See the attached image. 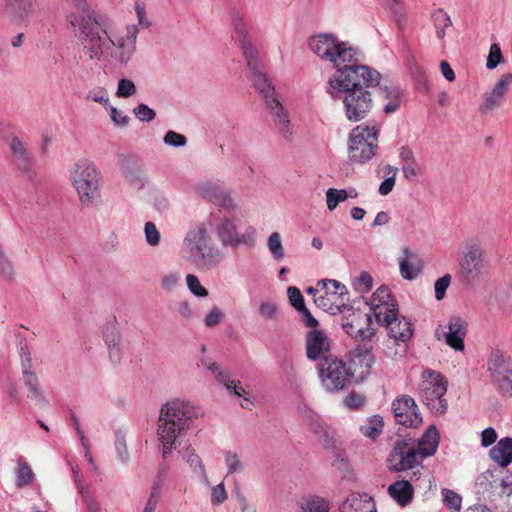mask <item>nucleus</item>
I'll return each instance as SVG.
<instances>
[{"label":"nucleus","mask_w":512,"mask_h":512,"mask_svg":"<svg viewBox=\"0 0 512 512\" xmlns=\"http://www.w3.org/2000/svg\"><path fill=\"white\" fill-rule=\"evenodd\" d=\"M73 11L67 20L74 28L88 58L99 61L106 53L120 64H127L135 52V46L122 37L113 39L109 32V21L90 8L87 0H68Z\"/></svg>","instance_id":"f257e3e1"},{"label":"nucleus","mask_w":512,"mask_h":512,"mask_svg":"<svg viewBox=\"0 0 512 512\" xmlns=\"http://www.w3.org/2000/svg\"><path fill=\"white\" fill-rule=\"evenodd\" d=\"M382 75L367 65H349L344 71L333 73L328 80V94L342 99L344 113L351 122L367 117L373 107V94Z\"/></svg>","instance_id":"f03ea898"},{"label":"nucleus","mask_w":512,"mask_h":512,"mask_svg":"<svg viewBox=\"0 0 512 512\" xmlns=\"http://www.w3.org/2000/svg\"><path fill=\"white\" fill-rule=\"evenodd\" d=\"M438 445L439 432L434 425H430L422 437L418 439L417 446L414 445L411 438L398 439L389 454L390 469L396 472L411 469L413 472L410 480L417 481L422 476L423 465H421V461L433 456Z\"/></svg>","instance_id":"7ed1b4c3"},{"label":"nucleus","mask_w":512,"mask_h":512,"mask_svg":"<svg viewBox=\"0 0 512 512\" xmlns=\"http://www.w3.org/2000/svg\"><path fill=\"white\" fill-rule=\"evenodd\" d=\"M196 417L195 407L180 399L168 401L162 406L157 434L163 459H167L172 450L177 448L178 438L190 428Z\"/></svg>","instance_id":"20e7f679"},{"label":"nucleus","mask_w":512,"mask_h":512,"mask_svg":"<svg viewBox=\"0 0 512 512\" xmlns=\"http://www.w3.org/2000/svg\"><path fill=\"white\" fill-rule=\"evenodd\" d=\"M310 49L322 60L332 63L335 72L344 71L349 65H358L360 52L348 46L346 42H339L332 34H319L309 39Z\"/></svg>","instance_id":"39448f33"},{"label":"nucleus","mask_w":512,"mask_h":512,"mask_svg":"<svg viewBox=\"0 0 512 512\" xmlns=\"http://www.w3.org/2000/svg\"><path fill=\"white\" fill-rule=\"evenodd\" d=\"M184 245L193 262L201 269L216 268L225 257L224 252L213 242L204 225L190 230L184 239Z\"/></svg>","instance_id":"423d86ee"},{"label":"nucleus","mask_w":512,"mask_h":512,"mask_svg":"<svg viewBox=\"0 0 512 512\" xmlns=\"http://www.w3.org/2000/svg\"><path fill=\"white\" fill-rule=\"evenodd\" d=\"M253 86L263 96L269 113L279 133L287 140L291 139L292 128L287 110L279 101L274 86L271 84L263 68L251 71Z\"/></svg>","instance_id":"0eeeda50"},{"label":"nucleus","mask_w":512,"mask_h":512,"mask_svg":"<svg viewBox=\"0 0 512 512\" xmlns=\"http://www.w3.org/2000/svg\"><path fill=\"white\" fill-rule=\"evenodd\" d=\"M71 179L84 207H91L100 200L101 175L94 163L88 160L76 163Z\"/></svg>","instance_id":"6e6552de"},{"label":"nucleus","mask_w":512,"mask_h":512,"mask_svg":"<svg viewBox=\"0 0 512 512\" xmlns=\"http://www.w3.org/2000/svg\"><path fill=\"white\" fill-rule=\"evenodd\" d=\"M488 268L489 259L480 241L467 240L459 260V278L465 283H474L487 274Z\"/></svg>","instance_id":"1a4fd4ad"},{"label":"nucleus","mask_w":512,"mask_h":512,"mask_svg":"<svg viewBox=\"0 0 512 512\" xmlns=\"http://www.w3.org/2000/svg\"><path fill=\"white\" fill-rule=\"evenodd\" d=\"M214 233L222 247L237 249L240 246H246L253 248L256 244V229L251 225H246L241 231L233 216H215Z\"/></svg>","instance_id":"9d476101"},{"label":"nucleus","mask_w":512,"mask_h":512,"mask_svg":"<svg viewBox=\"0 0 512 512\" xmlns=\"http://www.w3.org/2000/svg\"><path fill=\"white\" fill-rule=\"evenodd\" d=\"M318 377L322 387L328 393H337L349 385L354 372L347 363L337 356H327L318 363Z\"/></svg>","instance_id":"9b49d317"},{"label":"nucleus","mask_w":512,"mask_h":512,"mask_svg":"<svg viewBox=\"0 0 512 512\" xmlns=\"http://www.w3.org/2000/svg\"><path fill=\"white\" fill-rule=\"evenodd\" d=\"M379 128L358 125L349 134V159L352 163H366L378 151Z\"/></svg>","instance_id":"f8f14e48"},{"label":"nucleus","mask_w":512,"mask_h":512,"mask_svg":"<svg viewBox=\"0 0 512 512\" xmlns=\"http://www.w3.org/2000/svg\"><path fill=\"white\" fill-rule=\"evenodd\" d=\"M323 294L315 297L314 303L325 311L344 312L352 310L348 305L349 292L344 284L334 279H323L317 282Z\"/></svg>","instance_id":"ddd939ff"},{"label":"nucleus","mask_w":512,"mask_h":512,"mask_svg":"<svg viewBox=\"0 0 512 512\" xmlns=\"http://www.w3.org/2000/svg\"><path fill=\"white\" fill-rule=\"evenodd\" d=\"M424 374H427L429 379L423 381L421 385V400L436 414H444L447 410V401L444 398L447 391V381L434 370H426Z\"/></svg>","instance_id":"4468645a"},{"label":"nucleus","mask_w":512,"mask_h":512,"mask_svg":"<svg viewBox=\"0 0 512 512\" xmlns=\"http://www.w3.org/2000/svg\"><path fill=\"white\" fill-rule=\"evenodd\" d=\"M377 322L387 330L390 338L396 343H407L413 336V324L406 317H399L398 308H377Z\"/></svg>","instance_id":"2eb2a0df"},{"label":"nucleus","mask_w":512,"mask_h":512,"mask_svg":"<svg viewBox=\"0 0 512 512\" xmlns=\"http://www.w3.org/2000/svg\"><path fill=\"white\" fill-rule=\"evenodd\" d=\"M193 190L199 197L218 205L228 213L239 208L237 201L232 197L231 190L219 181L200 180L193 186Z\"/></svg>","instance_id":"dca6fc26"},{"label":"nucleus","mask_w":512,"mask_h":512,"mask_svg":"<svg viewBox=\"0 0 512 512\" xmlns=\"http://www.w3.org/2000/svg\"><path fill=\"white\" fill-rule=\"evenodd\" d=\"M232 24L236 34V40L240 44L243 57L249 70L258 71V69L263 68L259 59L258 49L252 43L246 24L239 12L234 11L232 13Z\"/></svg>","instance_id":"f3484780"},{"label":"nucleus","mask_w":512,"mask_h":512,"mask_svg":"<svg viewBox=\"0 0 512 512\" xmlns=\"http://www.w3.org/2000/svg\"><path fill=\"white\" fill-rule=\"evenodd\" d=\"M394 418L398 424L405 427H418L422 423V417L418 411L415 400L402 395L392 402Z\"/></svg>","instance_id":"a211bd4d"},{"label":"nucleus","mask_w":512,"mask_h":512,"mask_svg":"<svg viewBox=\"0 0 512 512\" xmlns=\"http://www.w3.org/2000/svg\"><path fill=\"white\" fill-rule=\"evenodd\" d=\"M306 356L309 360L322 361L330 354L331 341L326 333L322 330L313 329L306 334Z\"/></svg>","instance_id":"6ab92c4d"},{"label":"nucleus","mask_w":512,"mask_h":512,"mask_svg":"<svg viewBox=\"0 0 512 512\" xmlns=\"http://www.w3.org/2000/svg\"><path fill=\"white\" fill-rule=\"evenodd\" d=\"M352 314L349 317H344L342 321L343 330L355 340L365 341L369 340L374 336L375 331L371 327L372 317L370 314H366L365 322L366 327H363V317L361 313H355L353 309L351 310Z\"/></svg>","instance_id":"aec40b11"},{"label":"nucleus","mask_w":512,"mask_h":512,"mask_svg":"<svg viewBox=\"0 0 512 512\" xmlns=\"http://www.w3.org/2000/svg\"><path fill=\"white\" fill-rule=\"evenodd\" d=\"M349 360L352 372L358 374L361 380L368 377L374 364V356L371 347L367 344H358L349 352Z\"/></svg>","instance_id":"412c9836"},{"label":"nucleus","mask_w":512,"mask_h":512,"mask_svg":"<svg viewBox=\"0 0 512 512\" xmlns=\"http://www.w3.org/2000/svg\"><path fill=\"white\" fill-rule=\"evenodd\" d=\"M467 322L459 316H453L449 319L447 332H443L447 345L456 351L464 350V339L467 334Z\"/></svg>","instance_id":"4be33fe9"},{"label":"nucleus","mask_w":512,"mask_h":512,"mask_svg":"<svg viewBox=\"0 0 512 512\" xmlns=\"http://www.w3.org/2000/svg\"><path fill=\"white\" fill-rule=\"evenodd\" d=\"M9 147L13 156V161L17 167L26 174L29 179H33L35 172L31 169L32 161L30 153L25 144L18 137L10 140Z\"/></svg>","instance_id":"5701e85b"},{"label":"nucleus","mask_w":512,"mask_h":512,"mask_svg":"<svg viewBox=\"0 0 512 512\" xmlns=\"http://www.w3.org/2000/svg\"><path fill=\"white\" fill-rule=\"evenodd\" d=\"M422 266L423 263L420 256L410 248L404 247L403 256L399 262L401 276L406 280H414L421 273Z\"/></svg>","instance_id":"b1692460"},{"label":"nucleus","mask_w":512,"mask_h":512,"mask_svg":"<svg viewBox=\"0 0 512 512\" xmlns=\"http://www.w3.org/2000/svg\"><path fill=\"white\" fill-rule=\"evenodd\" d=\"M487 369L492 381L503 374L512 372V358L499 349L492 350L487 360Z\"/></svg>","instance_id":"393cba45"},{"label":"nucleus","mask_w":512,"mask_h":512,"mask_svg":"<svg viewBox=\"0 0 512 512\" xmlns=\"http://www.w3.org/2000/svg\"><path fill=\"white\" fill-rule=\"evenodd\" d=\"M377 92L379 96L386 100L387 103L383 105V111L385 114H391L396 112L401 105V91L396 86H388L386 84H378L374 93Z\"/></svg>","instance_id":"a878e982"},{"label":"nucleus","mask_w":512,"mask_h":512,"mask_svg":"<svg viewBox=\"0 0 512 512\" xmlns=\"http://www.w3.org/2000/svg\"><path fill=\"white\" fill-rule=\"evenodd\" d=\"M490 458L500 467H507L512 462V438L500 439L489 451Z\"/></svg>","instance_id":"bb28decb"},{"label":"nucleus","mask_w":512,"mask_h":512,"mask_svg":"<svg viewBox=\"0 0 512 512\" xmlns=\"http://www.w3.org/2000/svg\"><path fill=\"white\" fill-rule=\"evenodd\" d=\"M389 495L400 505H408L413 498V486L409 480L396 481L388 488Z\"/></svg>","instance_id":"cd10ccee"},{"label":"nucleus","mask_w":512,"mask_h":512,"mask_svg":"<svg viewBox=\"0 0 512 512\" xmlns=\"http://www.w3.org/2000/svg\"><path fill=\"white\" fill-rule=\"evenodd\" d=\"M374 504L373 498L366 494H351L342 502L339 510L340 512H364L368 505L373 508Z\"/></svg>","instance_id":"c85d7f7f"},{"label":"nucleus","mask_w":512,"mask_h":512,"mask_svg":"<svg viewBox=\"0 0 512 512\" xmlns=\"http://www.w3.org/2000/svg\"><path fill=\"white\" fill-rule=\"evenodd\" d=\"M22 381L29 391V397L33 398L43 406L47 405V400L41 391L39 379L35 371L26 370L22 372Z\"/></svg>","instance_id":"c756f323"},{"label":"nucleus","mask_w":512,"mask_h":512,"mask_svg":"<svg viewBox=\"0 0 512 512\" xmlns=\"http://www.w3.org/2000/svg\"><path fill=\"white\" fill-rule=\"evenodd\" d=\"M7 12L14 21H21L33 10L31 0H7Z\"/></svg>","instance_id":"7c9ffc66"},{"label":"nucleus","mask_w":512,"mask_h":512,"mask_svg":"<svg viewBox=\"0 0 512 512\" xmlns=\"http://www.w3.org/2000/svg\"><path fill=\"white\" fill-rule=\"evenodd\" d=\"M374 302L372 310L375 318L377 319V308L380 306H386L387 308H398L397 302L393 298L389 288L387 286H380L373 294Z\"/></svg>","instance_id":"2f4dec72"},{"label":"nucleus","mask_w":512,"mask_h":512,"mask_svg":"<svg viewBox=\"0 0 512 512\" xmlns=\"http://www.w3.org/2000/svg\"><path fill=\"white\" fill-rule=\"evenodd\" d=\"M431 18L435 27L437 38L440 40L444 39L446 35V28L452 26L450 16L442 8H438L433 11Z\"/></svg>","instance_id":"473e14b6"},{"label":"nucleus","mask_w":512,"mask_h":512,"mask_svg":"<svg viewBox=\"0 0 512 512\" xmlns=\"http://www.w3.org/2000/svg\"><path fill=\"white\" fill-rule=\"evenodd\" d=\"M18 468L16 470V487L23 488L30 485L34 481V472L30 465L22 458L17 461Z\"/></svg>","instance_id":"72a5a7b5"},{"label":"nucleus","mask_w":512,"mask_h":512,"mask_svg":"<svg viewBox=\"0 0 512 512\" xmlns=\"http://www.w3.org/2000/svg\"><path fill=\"white\" fill-rule=\"evenodd\" d=\"M215 378L228 391L232 392L237 397H241L246 393L245 389L241 386V382L231 379V373L227 370L217 373Z\"/></svg>","instance_id":"f704fd0d"},{"label":"nucleus","mask_w":512,"mask_h":512,"mask_svg":"<svg viewBox=\"0 0 512 512\" xmlns=\"http://www.w3.org/2000/svg\"><path fill=\"white\" fill-rule=\"evenodd\" d=\"M329 502L320 496H311L301 504V512H329Z\"/></svg>","instance_id":"c9c22d12"},{"label":"nucleus","mask_w":512,"mask_h":512,"mask_svg":"<svg viewBox=\"0 0 512 512\" xmlns=\"http://www.w3.org/2000/svg\"><path fill=\"white\" fill-rule=\"evenodd\" d=\"M182 459L186 461V463L190 466L194 472L198 473L201 476L205 475V468L201 461V458L198 454H196L195 450L192 447H187L183 451H179Z\"/></svg>","instance_id":"e433bc0d"},{"label":"nucleus","mask_w":512,"mask_h":512,"mask_svg":"<svg viewBox=\"0 0 512 512\" xmlns=\"http://www.w3.org/2000/svg\"><path fill=\"white\" fill-rule=\"evenodd\" d=\"M309 428L325 448L331 445L333 435L330 432L329 427L321 420V418L316 421L315 424L310 425Z\"/></svg>","instance_id":"4c0bfd02"},{"label":"nucleus","mask_w":512,"mask_h":512,"mask_svg":"<svg viewBox=\"0 0 512 512\" xmlns=\"http://www.w3.org/2000/svg\"><path fill=\"white\" fill-rule=\"evenodd\" d=\"M267 247L274 260H283L285 257V250L282 244L281 235L278 232L270 234L267 240Z\"/></svg>","instance_id":"58836bf2"},{"label":"nucleus","mask_w":512,"mask_h":512,"mask_svg":"<svg viewBox=\"0 0 512 512\" xmlns=\"http://www.w3.org/2000/svg\"><path fill=\"white\" fill-rule=\"evenodd\" d=\"M383 428V419L379 415H374L366 424L360 427V431L366 437L376 439Z\"/></svg>","instance_id":"ea45409f"},{"label":"nucleus","mask_w":512,"mask_h":512,"mask_svg":"<svg viewBox=\"0 0 512 512\" xmlns=\"http://www.w3.org/2000/svg\"><path fill=\"white\" fill-rule=\"evenodd\" d=\"M492 384L498 393L502 396H512V371L507 374H503L492 380Z\"/></svg>","instance_id":"a19ab883"},{"label":"nucleus","mask_w":512,"mask_h":512,"mask_svg":"<svg viewBox=\"0 0 512 512\" xmlns=\"http://www.w3.org/2000/svg\"><path fill=\"white\" fill-rule=\"evenodd\" d=\"M348 198V191L345 189L329 188L326 191V203L330 211H333L339 203Z\"/></svg>","instance_id":"79ce46f5"},{"label":"nucleus","mask_w":512,"mask_h":512,"mask_svg":"<svg viewBox=\"0 0 512 512\" xmlns=\"http://www.w3.org/2000/svg\"><path fill=\"white\" fill-rule=\"evenodd\" d=\"M115 450L117 454V458L123 464L128 463L129 461V452L126 444L125 435L121 431H117L115 434Z\"/></svg>","instance_id":"37998d69"},{"label":"nucleus","mask_w":512,"mask_h":512,"mask_svg":"<svg viewBox=\"0 0 512 512\" xmlns=\"http://www.w3.org/2000/svg\"><path fill=\"white\" fill-rule=\"evenodd\" d=\"M333 466L342 474L343 479L348 481L354 480L353 469L344 456L337 454L333 461Z\"/></svg>","instance_id":"c03bdc74"},{"label":"nucleus","mask_w":512,"mask_h":512,"mask_svg":"<svg viewBox=\"0 0 512 512\" xmlns=\"http://www.w3.org/2000/svg\"><path fill=\"white\" fill-rule=\"evenodd\" d=\"M103 338L107 347L121 344L122 341L120 331L115 324H108L105 326L103 330Z\"/></svg>","instance_id":"a18cd8bd"},{"label":"nucleus","mask_w":512,"mask_h":512,"mask_svg":"<svg viewBox=\"0 0 512 512\" xmlns=\"http://www.w3.org/2000/svg\"><path fill=\"white\" fill-rule=\"evenodd\" d=\"M353 286L359 293H368L372 289L373 278L367 271H363L359 277L355 279Z\"/></svg>","instance_id":"49530a36"},{"label":"nucleus","mask_w":512,"mask_h":512,"mask_svg":"<svg viewBox=\"0 0 512 512\" xmlns=\"http://www.w3.org/2000/svg\"><path fill=\"white\" fill-rule=\"evenodd\" d=\"M187 287L190 292L197 297H206L208 296V290L202 286L197 276L193 274H188L186 276Z\"/></svg>","instance_id":"de8ad7c7"},{"label":"nucleus","mask_w":512,"mask_h":512,"mask_svg":"<svg viewBox=\"0 0 512 512\" xmlns=\"http://www.w3.org/2000/svg\"><path fill=\"white\" fill-rule=\"evenodd\" d=\"M442 494L445 505L454 512H459L462 502L461 497L450 489H444Z\"/></svg>","instance_id":"09e8293b"},{"label":"nucleus","mask_w":512,"mask_h":512,"mask_svg":"<svg viewBox=\"0 0 512 512\" xmlns=\"http://www.w3.org/2000/svg\"><path fill=\"white\" fill-rule=\"evenodd\" d=\"M136 93V86L135 84L127 79L123 78L120 79L118 82V87L116 91V95L121 98H128L130 96H133Z\"/></svg>","instance_id":"8fccbe9b"},{"label":"nucleus","mask_w":512,"mask_h":512,"mask_svg":"<svg viewBox=\"0 0 512 512\" xmlns=\"http://www.w3.org/2000/svg\"><path fill=\"white\" fill-rule=\"evenodd\" d=\"M512 83V74L507 73L504 74L499 81L494 85L491 92L495 94L496 96H499L500 98H504L505 94L508 91L509 86Z\"/></svg>","instance_id":"3c124183"},{"label":"nucleus","mask_w":512,"mask_h":512,"mask_svg":"<svg viewBox=\"0 0 512 512\" xmlns=\"http://www.w3.org/2000/svg\"><path fill=\"white\" fill-rule=\"evenodd\" d=\"M146 242L150 246H157L160 243V233L153 222H146L144 226Z\"/></svg>","instance_id":"603ef678"},{"label":"nucleus","mask_w":512,"mask_h":512,"mask_svg":"<svg viewBox=\"0 0 512 512\" xmlns=\"http://www.w3.org/2000/svg\"><path fill=\"white\" fill-rule=\"evenodd\" d=\"M503 61L502 52L500 46L496 43L490 46L489 55L486 62V67L490 70L497 67L499 63Z\"/></svg>","instance_id":"864d4df0"},{"label":"nucleus","mask_w":512,"mask_h":512,"mask_svg":"<svg viewBox=\"0 0 512 512\" xmlns=\"http://www.w3.org/2000/svg\"><path fill=\"white\" fill-rule=\"evenodd\" d=\"M451 283V275L445 274L436 280L434 284L435 298L440 301L445 297L446 291Z\"/></svg>","instance_id":"5fc2aeb1"},{"label":"nucleus","mask_w":512,"mask_h":512,"mask_svg":"<svg viewBox=\"0 0 512 512\" xmlns=\"http://www.w3.org/2000/svg\"><path fill=\"white\" fill-rule=\"evenodd\" d=\"M133 112L135 114V117L142 122H150L156 116V112L152 108L143 103L136 106Z\"/></svg>","instance_id":"6e6d98bb"},{"label":"nucleus","mask_w":512,"mask_h":512,"mask_svg":"<svg viewBox=\"0 0 512 512\" xmlns=\"http://www.w3.org/2000/svg\"><path fill=\"white\" fill-rule=\"evenodd\" d=\"M164 143L172 147H183L187 143V138L173 130H169L163 139Z\"/></svg>","instance_id":"4d7b16f0"},{"label":"nucleus","mask_w":512,"mask_h":512,"mask_svg":"<svg viewBox=\"0 0 512 512\" xmlns=\"http://www.w3.org/2000/svg\"><path fill=\"white\" fill-rule=\"evenodd\" d=\"M225 463L227 466L228 474L241 472L243 470V465L235 452L229 451L226 453Z\"/></svg>","instance_id":"13d9d810"},{"label":"nucleus","mask_w":512,"mask_h":512,"mask_svg":"<svg viewBox=\"0 0 512 512\" xmlns=\"http://www.w3.org/2000/svg\"><path fill=\"white\" fill-rule=\"evenodd\" d=\"M389 11L395 17L399 29H402L405 15L401 0H391Z\"/></svg>","instance_id":"bf43d9fd"},{"label":"nucleus","mask_w":512,"mask_h":512,"mask_svg":"<svg viewBox=\"0 0 512 512\" xmlns=\"http://www.w3.org/2000/svg\"><path fill=\"white\" fill-rule=\"evenodd\" d=\"M180 274L176 272L169 273L162 277L161 288L167 292H173L179 285Z\"/></svg>","instance_id":"052dcab7"},{"label":"nucleus","mask_w":512,"mask_h":512,"mask_svg":"<svg viewBox=\"0 0 512 512\" xmlns=\"http://www.w3.org/2000/svg\"><path fill=\"white\" fill-rule=\"evenodd\" d=\"M291 305L298 311L305 305L304 297L297 287L291 286L287 290Z\"/></svg>","instance_id":"680f3d73"},{"label":"nucleus","mask_w":512,"mask_h":512,"mask_svg":"<svg viewBox=\"0 0 512 512\" xmlns=\"http://www.w3.org/2000/svg\"><path fill=\"white\" fill-rule=\"evenodd\" d=\"M502 100V98L496 96L495 94H493V92H491L490 94H487L485 96L484 102L480 105V111L482 113H488L494 110L496 107H498L501 104Z\"/></svg>","instance_id":"e2e57ef3"},{"label":"nucleus","mask_w":512,"mask_h":512,"mask_svg":"<svg viewBox=\"0 0 512 512\" xmlns=\"http://www.w3.org/2000/svg\"><path fill=\"white\" fill-rule=\"evenodd\" d=\"M365 401H366V398L363 394L352 391L345 398L344 404L348 408L358 409L365 403Z\"/></svg>","instance_id":"0e129e2a"},{"label":"nucleus","mask_w":512,"mask_h":512,"mask_svg":"<svg viewBox=\"0 0 512 512\" xmlns=\"http://www.w3.org/2000/svg\"><path fill=\"white\" fill-rule=\"evenodd\" d=\"M299 413L304 423L309 427L312 424H315L321 417L314 412L311 408L306 405L299 406Z\"/></svg>","instance_id":"69168bd1"},{"label":"nucleus","mask_w":512,"mask_h":512,"mask_svg":"<svg viewBox=\"0 0 512 512\" xmlns=\"http://www.w3.org/2000/svg\"><path fill=\"white\" fill-rule=\"evenodd\" d=\"M227 499V492L223 483L212 487L211 502L213 505H220Z\"/></svg>","instance_id":"338daca9"},{"label":"nucleus","mask_w":512,"mask_h":512,"mask_svg":"<svg viewBox=\"0 0 512 512\" xmlns=\"http://www.w3.org/2000/svg\"><path fill=\"white\" fill-rule=\"evenodd\" d=\"M88 512H102L99 502L92 497L89 490L80 494Z\"/></svg>","instance_id":"774afa93"}]
</instances>
